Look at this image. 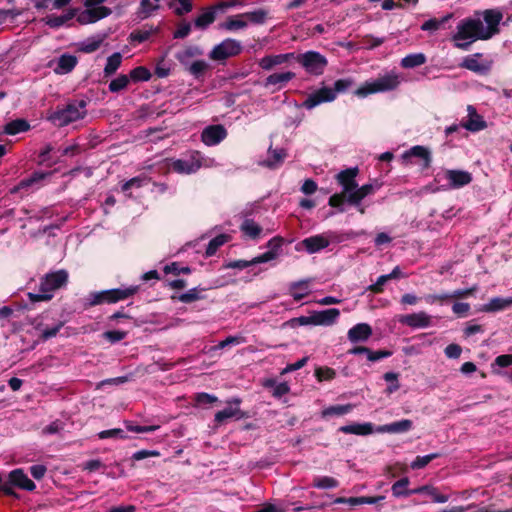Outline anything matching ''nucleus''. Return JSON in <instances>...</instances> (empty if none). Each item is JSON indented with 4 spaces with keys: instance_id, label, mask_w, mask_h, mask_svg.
Listing matches in <instances>:
<instances>
[{
    "instance_id": "nucleus-1",
    "label": "nucleus",
    "mask_w": 512,
    "mask_h": 512,
    "mask_svg": "<svg viewBox=\"0 0 512 512\" xmlns=\"http://www.w3.org/2000/svg\"><path fill=\"white\" fill-rule=\"evenodd\" d=\"M503 18L500 11L485 10L482 15L461 20L452 36L455 47L467 50L477 40H487L499 31V24Z\"/></svg>"
},
{
    "instance_id": "nucleus-2",
    "label": "nucleus",
    "mask_w": 512,
    "mask_h": 512,
    "mask_svg": "<svg viewBox=\"0 0 512 512\" xmlns=\"http://www.w3.org/2000/svg\"><path fill=\"white\" fill-rule=\"evenodd\" d=\"M357 175V167L342 170L336 175V180L342 187V191L340 193L333 194L329 198L328 204L331 207L337 208L339 212L345 211V201H348L350 193H352L357 188Z\"/></svg>"
},
{
    "instance_id": "nucleus-3",
    "label": "nucleus",
    "mask_w": 512,
    "mask_h": 512,
    "mask_svg": "<svg viewBox=\"0 0 512 512\" xmlns=\"http://www.w3.org/2000/svg\"><path fill=\"white\" fill-rule=\"evenodd\" d=\"M402 82V77L395 71H390L375 79H371L363 83L355 90V95L365 98L370 94L383 93L395 90Z\"/></svg>"
},
{
    "instance_id": "nucleus-4",
    "label": "nucleus",
    "mask_w": 512,
    "mask_h": 512,
    "mask_svg": "<svg viewBox=\"0 0 512 512\" xmlns=\"http://www.w3.org/2000/svg\"><path fill=\"white\" fill-rule=\"evenodd\" d=\"M68 282V272L60 269L48 273L41 279L39 291L37 293H28L32 302L48 301L53 297L54 291L64 287Z\"/></svg>"
},
{
    "instance_id": "nucleus-5",
    "label": "nucleus",
    "mask_w": 512,
    "mask_h": 512,
    "mask_svg": "<svg viewBox=\"0 0 512 512\" xmlns=\"http://www.w3.org/2000/svg\"><path fill=\"white\" fill-rule=\"evenodd\" d=\"M138 286L120 287L116 289L103 290L98 292H91L84 299V306L86 308L100 305V304H112L121 300H125L135 293H137Z\"/></svg>"
},
{
    "instance_id": "nucleus-6",
    "label": "nucleus",
    "mask_w": 512,
    "mask_h": 512,
    "mask_svg": "<svg viewBox=\"0 0 512 512\" xmlns=\"http://www.w3.org/2000/svg\"><path fill=\"white\" fill-rule=\"evenodd\" d=\"M86 102L84 100L73 101L65 107L58 109L51 113L47 119L55 126L64 127L83 119L86 114Z\"/></svg>"
},
{
    "instance_id": "nucleus-7",
    "label": "nucleus",
    "mask_w": 512,
    "mask_h": 512,
    "mask_svg": "<svg viewBox=\"0 0 512 512\" xmlns=\"http://www.w3.org/2000/svg\"><path fill=\"white\" fill-rule=\"evenodd\" d=\"M214 159L204 158L200 152L193 151L189 155L179 158L171 159L169 168L179 174H192L198 171L202 166L212 167L215 166Z\"/></svg>"
},
{
    "instance_id": "nucleus-8",
    "label": "nucleus",
    "mask_w": 512,
    "mask_h": 512,
    "mask_svg": "<svg viewBox=\"0 0 512 512\" xmlns=\"http://www.w3.org/2000/svg\"><path fill=\"white\" fill-rule=\"evenodd\" d=\"M294 59L311 76H321L328 65L327 58L318 51H306L295 54Z\"/></svg>"
},
{
    "instance_id": "nucleus-9",
    "label": "nucleus",
    "mask_w": 512,
    "mask_h": 512,
    "mask_svg": "<svg viewBox=\"0 0 512 512\" xmlns=\"http://www.w3.org/2000/svg\"><path fill=\"white\" fill-rule=\"evenodd\" d=\"M107 0H83L85 10L77 16V21L82 24L95 23L111 14V9L102 6Z\"/></svg>"
},
{
    "instance_id": "nucleus-10",
    "label": "nucleus",
    "mask_w": 512,
    "mask_h": 512,
    "mask_svg": "<svg viewBox=\"0 0 512 512\" xmlns=\"http://www.w3.org/2000/svg\"><path fill=\"white\" fill-rule=\"evenodd\" d=\"M241 51L242 44L240 41L227 38L213 47L209 53V58L213 61H224L230 57L239 55Z\"/></svg>"
},
{
    "instance_id": "nucleus-11",
    "label": "nucleus",
    "mask_w": 512,
    "mask_h": 512,
    "mask_svg": "<svg viewBox=\"0 0 512 512\" xmlns=\"http://www.w3.org/2000/svg\"><path fill=\"white\" fill-rule=\"evenodd\" d=\"M492 64V60L484 59L481 53H475L466 56L462 60L460 67L470 70L479 75H486L490 72Z\"/></svg>"
},
{
    "instance_id": "nucleus-12",
    "label": "nucleus",
    "mask_w": 512,
    "mask_h": 512,
    "mask_svg": "<svg viewBox=\"0 0 512 512\" xmlns=\"http://www.w3.org/2000/svg\"><path fill=\"white\" fill-rule=\"evenodd\" d=\"M331 235L332 233L328 232L307 237L296 246V249H305L309 254L317 253L329 246Z\"/></svg>"
},
{
    "instance_id": "nucleus-13",
    "label": "nucleus",
    "mask_w": 512,
    "mask_h": 512,
    "mask_svg": "<svg viewBox=\"0 0 512 512\" xmlns=\"http://www.w3.org/2000/svg\"><path fill=\"white\" fill-rule=\"evenodd\" d=\"M238 5L237 0H232L230 2H224L219 4L216 7H209L205 9L199 16L194 20V26L197 29L205 30L208 28L216 19V9H224L230 8Z\"/></svg>"
},
{
    "instance_id": "nucleus-14",
    "label": "nucleus",
    "mask_w": 512,
    "mask_h": 512,
    "mask_svg": "<svg viewBox=\"0 0 512 512\" xmlns=\"http://www.w3.org/2000/svg\"><path fill=\"white\" fill-rule=\"evenodd\" d=\"M413 158L419 159L421 161V166L424 169L430 166L432 160L430 150L421 145L413 146L401 155V159L406 165L413 164Z\"/></svg>"
},
{
    "instance_id": "nucleus-15",
    "label": "nucleus",
    "mask_w": 512,
    "mask_h": 512,
    "mask_svg": "<svg viewBox=\"0 0 512 512\" xmlns=\"http://www.w3.org/2000/svg\"><path fill=\"white\" fill-rule=\"evenodd\" d=\"M78 58L72 54L64 53L58 58L48 62V67L57 75H65L70 73L77 65Z\"/></svg>"
},
{
    "instance_id": "nucleus-16",
    "label": "nucleus",
    "mask_w": 512,
    "mask_h": 512,
    "mask_svg": "<svg viewBox=\"0 0 512 512\" xmlns=\"http://www.w3.org/2000/svg\"><path fill=\"white\" fill-rule=\"evenodd\" d=\"M398 321L412 329H424L432 326V316L425 311L401 315Z\"/></svg>"
},
{
    "instance_id": "nucleus-17",
    "label": "nucleus",
    "mask_w": 512,
    "mask_h": 512,
    "mask_svg": "<svg viewBox=\"0 0 512 512\" xmlns=\"http://www.w3.org/2000/svg\"><path fill=\"white\" fill-rule=\"evenodd\" d=\"M336 99V93L330 87H322L311 93L303 102V107L308 110L315 108L322 103L332 102Z\"/></svg>"
},
{
    "instance_id": "nucleus-18",
    "label": "nucleus",
    "mask_w": 512,
    "mask_h": 512,
    "mask_svg": "<svg viewBox=\"0 0 512 512\" xmlns=\"http://www.w3.org/2000/svg\"><path fill=\"white\" fill-rule=\"evenodd\" d=\"M227 137V130L221 124L209 125L201 133V141L206 146H216Z\"/></svg>"
},
{
    "instance_id": "nucleus-19",
    "label": "nucleus",
    "mask_w": 512,
    "mask_h": 512,
    "mask_svg": "<svg viewBox=\"0 0 512 512\" xmlns=\"http://www.w3.org/2000/svg\"><path fill=\"white\" fill-rule=\"evenodd\" d=\"M378 188V185L373 184H365L360 187L357 185V188L352 193H350L347 203L355 206L361 214H364L365 206L362 204V200L365 197L373 194Z\"/></svg>"
},
{
    "instance_id": "nucleus-20",
    "label": "nucleus",
    "mask_w": 512,
    "mask_h": 512,
    "mask_svg": "<svg viewBox=\"0 0 512 512\" xmlns=\"http://www.w3.org/2000/svg\"><path fill=\"white\" fill-rule=\"evenodd\" d=\"M438 179L447 180L448 188H460L468 185L472 181V176L469 172L463 170H447L443 175L438 174Z\"/></svg>"
},
{
    "instance_id": "nucleus-21",
    "label": "nucleus",
    "mask_w": 512,
    "mask_h": 512,
    "mask_svg": "<svg viewBox=\"0 0 512 512\" xmlns=\"http://www.w3.org/2000/svg\"><path fill=\"white\" fill-rule=\"evenodd\" d=\"M295 76L292 71L272 73L265 79L263 85L272 92H276L286 87Z\"/></svg>"
},
{
    "instance_id": "nucleus-22",
    "label": "nucleus",
    "mask_w": 512,
    "mask_h": 512,
    "mask_svg": "<svg viewBox=\"0 0 512 512\" xmlns=\"http://www.w3.org/2000/svg\"><path fill=\"white\" fill-rule=\"evenodd\" d=\"M240 403L241 401L239 398H234L228 401V406L215 414V422L221 424L232 418L241 419L244 414L239 408Z\"/></svg>"
},
{
    "instance_id": "nucleus-23",
    "label": "nucleus",
    "mask_w": 512,
    "mask_h": 512,
    "mask_svg": "<svg viewBox=\"0 0 512 512\" xmlns=\"http://www.w3.org/2000/svg\"><path fill=\"white\" fill-rule=\"evenodd\" d=\"M372 333V327L368 323H358L348 330L347 337L351 343L366 342Z\"/></svg>"
},
{
    "instance_id": "nucleus-24",
    "label": "nucleus",
    "mask_w": 512,
    "mask_h": 512,
    "mask_svg": "<svg viewBox=\"0 0 512 512\" xmlns=\"http://www.w3.org/2000/svg\"><path fill=\"white\" fill-rule=\"evenodd\" d=\"M467 111V119L462 122V127L471 132H478L486 128L485 120L477 113L473 106L469 105Z\"/></svg>"
},
{
    "instance_id": "nucleus-25",
    "label": "nucleus",
    "mask_w": 512,
    "mask_h": 512,
    "mask_svg": "<svg viewBox=\"0 0 512 512\" xmlns=\"http://www.w3.org/2000/svg\"><path fill=\"white\" fill-rule=\"evenodd\" d=\"M277 257L276 251H267L262 255L254 257L252 260H236L229 264L230 268L244 269L250 266H256L274 260Z\"/></svg>"
},
{
    "instance_id": "nucleus-26",
    "label": "nucleus",
    "mask_w": 512,
    "mask_h": 512,
    "mask_svg": "<svg viewBox=\"0 0 512 512\" xmlns=\"http://www.w3.org/2000/svg\"><path fill=\"white\" fill-rule=\"evenodd\" d=\"M315 326H331L337 322L340 316V310L337 308H330L313 313Z\"/></svg>"
},
{
    "instance_id": "nucleus-27",
    "label": "nucleus",
    "mask_w": 512,
    "mask_h": 512,
    "mask_svg": "<svg viewBox=\"0 0 512 512\" xmlns=\"http://www.w3.org/2000/svg\"><path fill=\"white\" fill-rule=\"evenodd\" d=\"M9 483L26 491H33L36 488L35 483L22 469H15L9 473Z\"/></svg>"
},
{
    "instance_id": "nucleus-28",
    "label": "nucleus",
    "mask_w": 512,
    "mask_h": 512,
    "mask_svg": "<svg viewBox=\"0 0 512 512\" xmlns=\"http://www.w3.org/2000/svg\"><path fill=\"white\" fill-rule=\"evenodd\" d=\"M413 422L409 419H402L393 423L376 427V433L400 434L408 432L412 429Z\"/></svg>"
},
{
    "instance_id": "nucleus-29",
    "label": "nucleus",
    "mask_w": 512,
    "mask_h": 512,
    "mask_svg": "<svg viewBox=\"0 0 512 512\" xmlns=\"http://www.w3.org/2000/svg\"><path fill=\"white\" fill-rule=\"evenodd\" d=\"M105 39H106V34H104V33L92 35V36L78 42L76 44L77 50L80 52H83V53H87V54L93 53L101 47V45L103 44Z\"/></svg>"
},
{
    "instance_id": "nucleus-30",
    "label": "nucleus",
    "mask_w": 512,
    "mask_h": 512,
    "mask_svg": "<svg viewBox=\"0 0 512 512\" xmlns=\"http://www.w3.org/2000/svg\"><path fill=\"white\" fill-rule=\"evenodd\" d=\"M339 431L345 434L366 436L376 432V427H374V425L370 422L352 423L349 425L341 426Z\"/></svg>"
},
{
    "instance_id": "nucleus-31",
    "label": "nucleus",
    "mask_w": 512,
    "mask_h": 512,
    "mask_svg": "<svg viewBox=\"0 0 512 512\" xmlns=\"http://www.w3.org/2000/svg\"><path fill=\"white\" fill-rule=\"evenodd\" d=\"M291 59H294V53H285L277 55H267L260 59L259 66L263 70H271L275 66L281 65Z\"/></svg>"
},
{
    "instance_id": "nucleus-32",
    "label": "nucleus",
    "mask_w": 512,
    "mask_h": 512,
    "mask_svg": "<svg viewBox=\"0 0 512 512\" xmlns=\"http://www.w3.org/2000/svg\"><path fill=\"white\" fill-rule=\"evenodd\" d=\"M162 0H141L136 11V16L140 20L153 16L161 8Z\"/></svg>"
},
{
    "instance_id": "nucleus-33",
    "label": "nucleus",
    "mask_w": 512,
    "mask_h": 512,
    "mask_svg": "<svg viewBox=\"0 0 512 512\" xmlns=\"http://www.w3.org/2000/svg\"><path fill=\"white\" fill-rule=\"evenodd\" d=\"M247 27V21L243 17V13L228 17L227 20L219 25L220 29L229 31V32H235L238 30L245 29Z\"/></svg>"
},
{
    "instance_id": "nucleus-34",
    "label": "nucleus",
    "mask_w": 512,
    "mask_h": 512,
    "mask_svg": "<svg viewBox=\"0 0 512 512\" xmlns=\"http://www.w3.org/2000/svg\"><path fill=\"white\" fill-rule=\"evenodd\" d=\"M310 280L294 282L289 287V293L295 301H300L310 293Z\"/></svg>"
},
{
    "instance_id": "nucleus-35",
    "label": "nucleus",
    "mask_w": 512,
    "mask_h": 512,
    "mask_svg": "<svg viewBox=\"0 0 512 512\" xmlns=\"http://www.w3.org/2000/svg\"><path fill=\"white\" fill-rule=\"evenodd\" d=\"M240 230L244 236L252 240L258 239L262 232L261 226L253 219H245L240 226Z\"/></svg>"
},
{
    "instance_id": "nucleus-36",
    "label": "nucleus",
    "mask_w": 512,
    "mask_h": 512,
    "mask_svg": "<svg viewBox=\"0 0 512 512\" xmlns=\"http://www.w3.org/2000/svg\"><path fill=\"white\" fill-rule=\"evenodd\" d=\"M202 54L203 50L200 47L196 45H191L186 47L182 51H179L175 55V57L182 65L188 66L191 58L201 56Z\"/></svg>"
},
{
    "instance_id": "nucleus-37",
    "label": "nucleus",
    "mask_w": 512,
    "mask_h": 512,
    "mask_svg": "<svg viewBox=\"0 0 512 512\" xmlns=\"http://www.w3.org/2000/svg\"><path fill=\"white\" fill-rule=\"evenodd\" d=\"M510 306H512V297H494L484 305L483 310L486 312H496L504 310Z\"/></svg>"
},
{
    "instance_id": "nucleus-38",
    "label": "nucleus",
    "mask_w": 512,
    "mask_h": 512,
    "mask_svg": "<svg viewBox=\"0 0 512 512\" xmlns=\"http://www.w3.org/2000/svg\"><path fill=\"white\" fill-rule=\"evenodd\" d=\"M30 129V124L25 119H15L4 126L3 132L7 135H16Z\"/></svg>"
},
{
    "instance_id": "nucleus-39",
    "label": "nucleus",
    "mask_w": 512,
    "mask_h": 512,
    "mask_svg": "<svg viewBox=\"0 0 512 512\" xmlns=\"http://www.w3.org/2000/svg\"><path fill=\"white\" fill-rule=\"evenodd\" d=\"M122 54L115 52L107 58L103 73L105 77L112 76L116 73L122 63Z\"/></svg>"
},
{
    "instance_id": "nucleus-40",
    "label": "nucleus",
    "mask_w": 512,
    "mask_h": 512,
    "mask_svg": "<svg viewBox=\"0 0 512 512\" xmlns=\"http://www.w3.org/2000/svg\"><path fill=\"white\" fill-rule=\"evenodd\" d=\"M353 408L354 405L352 404L329 406L322 410L321 416L322 418H328L332 416H343L350 413L353 410Z\"/></svg>"
},
{
    "instance_id": "nucleus-41",
    "label": "nucleus",
    "mask_w": 512,
    "mask_h": 512,
    "mask_svg": "<svg viewBox=\"0 0 512 512\" xmlns=\"http://www.w3.org/2000/svg\"><path fill=\"white\" fill-rule=\"evenodd\" d=\"M412 493L426 494L429 497H431V499L435 503H445L449 500L448 495L440 494L437 492V490L434 487H430V486H422V487H419L416 489H412Z\"/></svg>"
},
{
    "instance_id": "nucleus-42",
    "label": "nucleus",
    "mask_w": 512,
    "mask_h": 512,
    "mask_svg": "<svg viewBox=\"0 0 512 512\" xmlns=\"http://www.w3.org/2000/svg\"><path fill=\"white\" fill-rule=\"evenodd\" d=\"M75 16L73 10H70L62 15H48L45 19L46 24L51 28H59L65 25L68 21L72 20Z\"/></svg>"
},
{
    "instance_id": "nucleus-43",
    "label": "nucleus",
    "mask_w": 512,
    "mask_h": 512,
    "mask_svg": "<svg viewBox=\"0 0 512 512\" xmlns=\"http://www.w3.org/2000/svg\"><path fill=\"white\" fill-rule=\"evenodd\" d=\"M426 56L423 53H412L406 55L401 60V66L406 69H412L425 64Z\"/></svg>"
},
{
    "instance_id": "nucleus-44",
    "label": "nucleus",
    "mask_w": 512,
    "mask_h": 512,
    "mask_svg": "<svg viewBox=\"0 0 512 512\" xmlns=\"http://www.w3.org/2000/svg\"><path fill=\"white\" fill-rule=\"evenodd\" d=\"M286 157V153L283 149H269L267 159L264 164L269 168H277L280 166Z\"/></svg>"
},
{
    "instance_id": "nucleus-45",
    "label": "nucleus",
    "mask_w": 512,
    "mask_h": 512,
    "mask_svg": "<svg viewBox=\"0 0 512 512\" xmlns=\"http://www.w3.org/2000/svg\"><path fill=\"white\" fill-rule=\"evenodd\" d=\"M45 177V174L36 172L28 178H25L19 182L14 188L11 189V193L15 194L20 192L21 190H26L32 187L34 184L38 183Z\"/></svg>"
},
{
    "instance_id": "nucleus-46",
    "label": "nucleus",
    "mask_w": 512,
    "mask_h": 512,
    "mask_svg": "<svg viewBox=\"0 0 512 512\" xmlns=\"http://www.w3.org/2000/svg\"><path fill=\"white\" fill-rule=\"evenodd\" d=\"M266 388H273L272 395L275 398H281L290 391V387L286 382L277 383L274 379H268L264 382Z\"/></svg>"
},
{
    "instance_id": "nucleus-47",
    "label": "nucleus",
    "mask_w": 512,
    "mask_h": 512,
    "mask_svg": "<svg viewBox=\"0 0 512 512\" xmlns=\"http://www.w3.org/2000/svg\"><path fill=\"white\" fill-rule=\"evenodd\" d=\"M229 240H230V236L227 234H220V235H217L216 237H214L213 239H211L206 248V252H205L206 256L207 257L213 256L216 253V251L218 250V248L221 247L222 245H224L225 243H227Z\"/></svg>"
},
{
    "instance_id": "nucleus-48",
    "label": "nucleus",
    "mask_w": 512,
    "mask_h": 512,
    "mask_svg": "<svg viewBox=\"0 0 512 512\" xmlns=\"http://www.w3.org/2000/svg\"><path fill=\"white\" fill-rule=\"evenodd\" d=\"M408 485L409 479L407 477L401 478L400 480L396 481L391 487L393 496L402 497L412 495V490L408 489Z\"/></svg>"
},
{
    "instance_id": "nucleus-49",
    "label": "nucleus",
    "mask_w": 512,
    "mask_h": 512,
    "mask_svg": "<svg viewBox=\"0 0 512 512\" xmlns=\"http://www.w3.org/2000/svg\"><path fill=\"white\" fill-rule=\"evenodd\" d=\"M152 77L150 70L144 66H138L130 71L129 79L133 82H146Z\"/></svg>"
},
{
    "instance_id": "nucleus-50",
    "label": "nucleus",
    "mask_w": 512,
    "mask_h": 512,
    "mask_svg": "<svg viewBox=\"0 0 512 512\" xmlns=\"http://www.w3.org/2000/svg\"><path fill=\"white\" fill-rule=\"evenodd\" d=\"M149 182V177L146 175H140L124 182L121 186V189L123 192H128L132 188H140L144 185H147Z\"/></svg>"
},
{
    "instance_id": "nucleus-51",
    "label": "nucleus",
    "mask_w": 512,
    "mask_h": 512,
    "mask_svg": "<svg viewBox=\"0 0 512 512\" xmlns=\"http://www.w3.org/2000/svg\"><path fill=\"white\" fill-rule=\"evenodd\" d=\"M452 17L451 14H448L440 19H429L426 22H424L421 26V29L423 31H430L434 32L439 30L450 18Z\"/></svg>"
},
{
    "instance_id": "nucleus-52",
    "label": "nucleus",
    "mask_w": 512,
    "mask_h": 512,
    "mask_svg": "<svg viewBox=\"0 0 512 512\" xmlns=\"http://www.w3.org/2000/svg\"><path fill=\"white\" fill-rule=\"evenodd\" d=\"M130 83L129 76L121 74L109 83V91L112 93L120 92L128 87Z\"/></svg>"
},
{
    "instance_id": "nucleus-53",
    "label": "nucleus",
    "mask_w": 512,
    "mask_h": 512,
    "mask_svg": "<svg viewBox=\"0 0 512 512\" xmlns=\"http://www.w3.org/2000/svg\"><path fill=\"white\" fill-rule=\"evenodd\" d=\"M339 482L330 476L315 477L313 486L318 489H333L338 487Z\"/></svg>"
},
{
    "instance_id": "nucleus-54",
    "label": "nucleus",
    "mask_w": 512,
    "mask_h": 512,
    "mask_svg": "<svg viewBox=\"0 0 512 512\" xmlns=\"http://www.w3.org/2000/svg\"><path fill=\"white\" fill-rule=\"evenodd\" d=\"M63 327V322L59 321L50 328H44L41 323L36 324V329L41 332L43 340H48L55 337L60 329Z\"/></svg>"
},
{
    "instance_id": "nucleus-55",
    "label": "nucleus",
    "mask_w": 512,
    "mask_h": 512,
    "mask_svg": "<svg viewBox=\"0 0 512 512\" xmlns=\"http://www.w3.org/2000/svg\"><path fill=\"white\" fill-rule=\"evenodd\" d=\"M202 291H204L203 288L194 287L189 289L187 292L179 295L178 299L182 303H191L203 298V296L201 295Z\"/></svg>"
},
{
    "instance_id": "nucleus-56",
    "label": "nucleus",
    "mask_w": 512,
    "mask_h": 512,
    "mask_svg": "<svg viewBox=\"0 0 512 512\" xmlns=\"http://www.w3.org/2000/svg\"><path fill=\"white\" fill-rule=\"evenodd\" d=\"M209 65L204 60H197L194 61L191 64H188L187 70L191 75H193L195 78H200L203 76L205 71L208 69Z\"/></svg>"
},
{
    "instance_id": "nucleus-57",
    "label": "nucleus",
    "mask_w": 512,
    "mask_h": 512,
    "mask_svg": "<svg viewBox=\"0 0 512 512\" xmlns=\"http://www.w3.org/2000/svg\"><path fill=\"white\" fill-rule=\"evenodd\" d=\"M383 499L384 497H350L347 498L346 504H349L350 506H357L362 504H376Z\"/></svg>"
},
{
    "instance_id": "nucleus-58",
    "label": "nucleus",
    "mask_w": 512,
    "mask_h": 512,
    "mask_svg": "<svg viewBox=\"0 0 512 512\" xmlns=\"http://www.w3.org/2000/svg\"><path fill=\"white\" fill-rule=\"evenodd\" d=\"M383 378L386 382L389 383L386 389L387 394H392L400 388L397 373L387 372L384 374Z\"/></svg>"
},
{
    "instance_id": "nucleus-59",
    "label": "nucleus",
    "mask_w": 512,
    "mask_h": 512,
    "mask_svg": "<svg viewBox=\"0 0 512 512\" xmlns=\"http://www.w3.org/2000/svg\"><path fill=\"white\" fill-rule=\"evenodd\" d=\"M156 32V29L149 28V29H141L134 31L130 34V39L133 42L142 43L150 38L152 34Z\"/></svg>"
},
{
    "instance_id": "nucleus-60",
    "label": "nucleus",
    "mask_w": 512,
    "mask_h": 512,
    "mask_svg": "<svg viewBox=\"0 0 512 512\" xmlns=\"http://www.w3.org/2000/svg\"><path fill=\"white\" fill-rule=\"evenodd\" d=\"M439 455L437 453H431L424 456H417L415 460L411 463L412 469H421L428 465L432 460L437 458Z\"/></svg>"
},
{
    "instance_id": "nucleus-61",
    "label": "nucleus",
    "mask_w": 512,
    "mask_h": 512,
    "mask_svg": "<svg viewBox=\"0 0 512 512\" xmlns=\"http://www.w3.org/2000/svg\"><path fill=\"white\" fill-rule=\"evenodd\" d=\"M125 427L128 431L134 432V433H147V432H153L160 428L159 425H150V426H140V425H134L131 421H125Z\"/></svg>"
},
{
    "instance_id": "nucleus-62",
    "label": "nucleus",
    "mask_w": 512,
    "mask_h": 512,
    "mask_svg": "<svg viewBox=\"0 0 512 512\" xmlns=\"http://www.w3.org/2000/svg\"><path fill=\"white\" fill-rule=\"evenodd\" d=\"M243 17L246 19L247 24L249 22L254 24H261L265 21L266 13L263 10H256L252 12L243 13Z\"/></svg>"
},
{
    "instance_id": "nucleus-63",
    "label": "nucleus",
    "mask_w": 512,
    "mask_h": 512,
    "mask_svg": "<svg viewBox=\"0 0 512 512\" xmlns=\"http://www.w3.org/2000/svg\"><path fill=\"white\" fill-rule=\"evenodd\" d=\"M98 437L100 439H107V438H119V439H126L127 436L124 433L122 429L114 428L109 430H103L98 433Z\"/></svg>"
},
{
    "instance_id": "nucleus-64",
    "label": "nucleus",
    "mask_w": 512,
    "mask_h": 512,
    "mask_svg": "<svg viewBox=\"0 0 512 512\" xmlns=\"http://www.w3.org/2000/svg\"><path fill=\"white\" fill-rule=\"evenodd\" d=\"M335 374V371L328 367H320L315 370V376L318 379V381L332 380L335 377Z\"/></svg>"
}]
</instances>
